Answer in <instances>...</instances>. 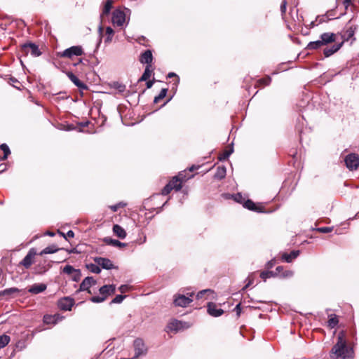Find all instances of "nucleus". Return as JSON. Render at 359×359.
Listing matches in <instances>:
<instances>
[{
    "label": "nucleus",
    "instance_id": "1",
    "mask_svg": "<svg viewBox=\"0 0 359 359\" xmlns=\"http://www.w3.org/2000/svg\"><path fill=\"white\" fill-rule=\"evenodd\" d=\"M353 354V351L346 347V332L341 331L338 334L337 344L332 348L331 357L337 359H352Z\"/></svg>",
    "mask_w": 359,
    "mask_h": 359
},
{
    "label": "nucleus",
    "instance_id": "2",
    "mask_svg": "<svg viewBox=\"0 0 359 359\" xmlns=\"http://www.w3.org/2000/svg\"><path fill=\"white\" fill-rule=\"evenodd\" d=\"M114 285H105L100 288V294L101 296H95L91 297L90 301L94 303H100L104 302L107 298L114 293Z\"/></svg>",
    "mask_w": 359,
    "mask_h": 359
},
{
    "label": "nucleus",
    "instance_id": "3",
    "mask_svg": "<svg viewBox=\"0 0 359 359\" xmlns=\"http://www.w3.org/2000/svg\"><path fill=\"white\" fill-rule=\"evenodd\" d=\"M83 50L80 46H74L59 53L58 55L61 57L72 58L74 56H81L83 54Z\"/></svg>",
    "mask_w": 359,
    "mask_h": 359
},
{
    "label": "nucleus",
    "instance_id": "4",
    "mask_svg": "<svg viewBox=\"0 0 359 359\" xmlns=\"http://www.w3.org/2000/svg\"><path fill=\"white\" fill-rule=\"evenodd\" d=\"M194 293H190L189 297L183 294H175L174 296L173 304L175 306L186 307L192 302Z\"/></svg>",
    "mask_w": 359,
    "mask_h": 359
},
{
    "label": "nucleus",
    "instance_id": "5",
    "mask_svg": "<svg viewBox=\"0 0 359 359\" xmlns=\"http://www.w3.org/2000/svg\"><path fill=\"white\" fill-rule=\"evenodd\" d=\"M21 50L24 54L27 55L29 53L34 57H38L41 55L39 46L34 43L28 42L21 46Z\"/></svg>",
    "mask_w": 359,
    "mask_h": 359
},
{
    "label": "nucleus",
    "instance_id": "6",
    "mask_svg": "<svg viewBox=\"0 0 359 359\" xmlns=\"http://www.w3.org/2000/svg\"><path fill=\"white\" fill-rule=\"evenodd\" d=\"M37 255L35 248H31L24 259L19 263V265L24 266L26 269L30 268L34 262L35 256Z\"/></svg>",
    "mask_w": 359,
    "mask_h": 359
},
{
    "label": "nucleus",
    "instance_id": "7",
    "mask_svg": "<svg viewBox=\"0 0 359 359\" xmlns=\"http://www.w3.org/2000/svg\"><path fill=\"white\" fill-rule=\"evenodd\" d=\"M122 123L126 126H133L136 123L140 122L142 118H139L137 114H121Z\"/></svg>",
    "mask_w": 359,
    "mask_h": 359
},
{
    "label": "nucleus",
    "instance_id": "8",
    "mask_svg": "<svg viewBox=\"0 0 359 359\" xmlns=\"http://www.w3.org/2000/svg\"><path fill=\"white\" fill-rule=\"evenodd\" d=\"M346 167L351 170H356L359 166V156L355 154L347 155L344 159Z\"/></svg>",
    "mask_w": 359,
    "mask_h": 359
},
{
    "label": "nucleus",
    "instance_id": "9",
    "mask_svg": "<svg viewBox=\"0 0 359 359\" xmlns=\"http://www.w3.org/2000/svg\"><path fill=\"white\" fill-rule=\"evenodd\" d=\"M189 327H190V325L188 323L181 321V320H172L167 325V328L170 331H175V332L183 330L189 328Z\"/></svg>",
    "mask_w": 359,
    "mask_h": 359
},
{
    "label": "nucleus",
    "instance_id": "10",
    "mask_svg": "<svg viewBox=\"0 0 359 359\" xmlns=\"http://www.w3.org/2000/svg\"><path fill=\"white\" fill-rule=\"evenodd\" d=\"M133 345L135 349V358L147 353V348L142 339H136L134 341Z\"/></svg>",
    "mask_w": 359,
    "mask_h": 359
},
{
    "label": "nucleus",
    "instance_id": "11",
    "mask_svg": "<svg viewBox=\"0 0 359 359\" xmlns=\"http://www.w3.org/2000/svg\"><path fill=\"white\" fill-rule=\"evenodd\" d=\"M111 21L114 25L121 27L126 21V15L123 11L116 9L112 13Z\"/></svg>",
    "mask_w": 359,
    "mask_h": 359
},
{
    "label": "nucleus",
    "instance_id": "12",
    "mask_svg": "<svg viewBox=\"0 0 359 359\" xmlns=\"http://www.w3.org/2000/svg\"><path fill=\"white\" fill-rule=\"evenodd\" d=\"M186 180H187L184 175L182 173H180L177 176L172 177L168 184H172V189L176 191H178L181 189L182 183Z\"/></svg>",
    "mask_w": 359,
    "mask_h": 359
},
{
    "label": "nucleus",
    "instance_id": "13",
    "mask_svg": "<svg viewBox=\"0 0 359 359\" xmlns=\"http://www.w3.org/2000/svg\"><path fill=\"white\" fill-rule=\"evenodd\" d=\"M94 261L97 265L102 266L104 269H111L114 268L112 262L107 258L100 257H95L94 258Z\"/></svg>",
    "mask_w": 359,
    "mask_h": 359
},
{
    "label": "nucleus",
    "instance_id": "14",
    "mask_svg": "<svg viewBox=\"0 0 359 359\" xmlns=\"http://www.w3.org/2000/svg\"><path fill=\"white\" fill-rule=\"evenodd\" d=\"M208 313L213 317H219L224 313V311L217 308L216 304L210 302L208 304Z\"/></svg>",
    "mask_w": 359,
    "mask_h": 359
},
{
    "label": "nucleus",
    "instance_id": "15",
    "mask_svg": "<svg viewBox=\"0 0 359 359\" xmlns=\"http://www.w3.org/2000/svg\"><path fill=\"white\" fill-rule=\"evenodd\" d=\"M337 36L335 34L332 32H325L320 36V39L323 44L326 46L336 41Z\"/></svg>",
    "mask_w": 359,
    "mask_h": 359
},
{
    "label": "nucleus",
    "instance_id": "16",
    "mask_svg": "<svg viewBox=\"0 0 359 359\" xmlns=\"http://www.w3.org/2000/svg\"><path fill=\"white\" fill-rule=\"evenodd\" d=\"M67 76L70 79V81L80 90H86L88 88L87 86L81 81H80L79 78L72 72H68L67 73Z\"/></svg>",
    "mask_w": 359,
    "mask_h": 359
},
{
    "label": "nucleus",
    "instance_id": "17",
    "mask_svg": "<svg viewBox=\"0 0 359 359\" xmlns=\"http://www.w3.org/2000/svg\"><path fill=\"white\" fill-rule=\"evenodd\" d=\"M74 305V300L71 298L65 297L58 302V306L64 311H69Z\"/></svg>",
    "mask_w": 359,
    "mask_h": 359
},
{
    "label": "nucleus",
    "instance_id": "18",
    "mask_svg": "<svg viewBox=\"0 0 359 359\" xmlns=\"http://www.w3.org/2000/svg\"><path fill=\"white\" fill-rule=\"evenodd\" d=\"M153 55L150 50H147L140 55V62L142 64H147V65H151Z\"/></svg>",
    "mask_w": 359,
    "mask_h": 359
},
{
    "label": "nucleus",
    "instance_id": "19",
    "mask_svg": "<svg viewBox=\"0 0 359 359\" xmlns=\"http://www.w3.org/2000/svg\"><path fill=\"white\" fill-rule=\"evenodd\" d=\"M96 281L92 277H86L80 285V290L81 291H88L90 293L89 288L95 285Z\"/></svg>",
    "mask_w": 359,
    "mask_h": 359
},
{
    "label": "nucleus",
    "instance_id": "20",
    "mask_svg": "<svg viewBox=\"0 0 359 359\" xmlns=\"http://www.w3.org/2000/svg\"><path fill=\"white\" fill-rule=\"evenodd\" d=\"M107 86L109 87L110 89L115 90L119 94H122L126 90V85L118 81H113L109 83Z\"/></svg>",
    "mask_w": 359,
    "mask_h": 359
},
{
    "label": "nucleus",
    "instance_id": "21",
    "mask_svg": "<svg viewBox=\"0 0 359 359\" xmlns=\"http://www.w3.org/2000/svg\"><path fill=\"white\" fill-rule=\"evenodd\" d=\"M243 207L252 211L262 212L263 207L255 203L252 201L248 199L244 202Z\"/></svg>",
    "mask_w": 359,
    "mask_h": 359
},
{
    "label": "nucleus",
    "instance_id": "22",
    "mask_svg": "<svg viewBox=\"0 0 359 359\" xmlns=\"http://www.w3.org/2000/svg\"><path fill=\"white\" fill-rule=\"evenodd\" d=\"M343 42L333 44L331 48H325L323 50L325 57H327L337 52L342 46Z\"/></svg>",
    "mask_w": 359,
    "mask_h": 359
},
{
    "label": "nucleus",
    "instance_id": "23",
    "mask_svg": "<svg viewBox=\"0 0 359 359\" xmlns=\"http://www.w3.org/2000/svg\"><path fill=\"white\" fill-rule=\"evenodd\" d=\"M62 317L59 314L55 315H45L43 316V323L46 324H56L58 321L61 320Z\"/></svg>",
    "mask_w": 359,
    "mask_h": 359
},
{
    "label": "nucleus",
    "instance_id": "24",
    "mask_svg": "<svg viewBox=\"0 0 359 359\" xmlns=\"http://www.w3.org/2000/svg\"><path fill=\"white\" fill-rule=\"evenodd\" d=\"M46 289V285L45 284H34L28 289V291L32 294H39L43 292Z\"/></svg>",
    "mask_w": 359,
    "mask_h": 359
},
{
    "label": "nucleus",
    "instance_id": "25",
    "mask_svg": "<svg viewBox=\"0 0 359 359\" xmlns=\"http://www.w3.org/2000/svg\"><path fill=\"white\" fill-rule=\"evenodd\" d=\"M299 255V250H293L290 254L283 253L281 257H282L283 260H284L285 262H286L287 263H290V262H292V260H294L295 258H297Z\"/></svg>",
    "mask_w": 359,
    "mask_h": 359
},
{
    "label": "nucleus",
    "instance_id": "26",
    "mask_svg": "<svg viewBox=\"0 0 359 359\" xmlns=\"http://www.w3.org/2000/svg\"><path fill=\"white\" fill-rule=\"evenodd\" d=\"M113 232L117 237L121 239L125 238L127 235L125 229L118 224L114 225Z\"/></svg>",
    "mask_w": 359,
    "mask_h": 359
},
{
    "label": "nucleus",
    "instance_id": "27",
    "mask_svg": "<svg viewBox=\"0 0 359 359\" xmlns=\"http://www.w3.org/2000/svg\"><path fill=\"white\" fill-rule=\"evenodd\" d=\"M152 72H153V69L151 68V65H147L143 74L139 79V81H147L150 78Z\"/></svg>",
    "mask_w": 359,
    "mask_h": 359
},
{
    "label": "nucleus",
    "instance_id": "28",
    "mask_svg": "<svg viewBox=\"0 0 359 359\" xmlns=\"http://www.w3.org/2000/svg\"><path fill=\"white\" fill-rule=\"evenodd\" d=\"M59 250H60V248H57L56 245H50V246H48L46 248H44L42 251H41L39 253V255H46V254H53V253L57 252Z\"/></svg>",
    "mask_w": 359,
    "mask_h": 359
},
{
    "label": "nucleus",
    "instance_id": "29",
    "mask_svg": "<svg viewBox=\"0 0 359 359\" xmlns=\"http://www.w3.org/2000/svg\"><path fill=\"white\" fill-rule=\"evenodd\" d=\"M226 176V168L224 166H219L215 174V177L218 180H222Z\"/></svg>",
    "mask_w": 359,
    "mask_h": 359
},
{
    "label": "nucleus",
    "instance_id": "30",
    "mask_svg": "<svg viewBox=\"0 0 359 359\" xmlns=\"http://www.w3.org/2000/svg\"><path fill=\"white\" fill-rule=\"evenodd\" d=\"M321 46H323V44L320 40V39L319 40H317L316 41H311L310 42L308 45H307V47L306 48L309 49V50H315V49H318L320 48Z\"/></svg>",
    "mask_w": 359,
    "mask_h": 359
},
{
    "label": "nucleus",
    "instance_id": "31",
    "mask_svg": "<svg viewBox=\"0 0 359 359\" xmlns=\"http://www.w3.org/2000/svg\"><path fill=\"white\" fill-rule=\"evenodd\" d=\"M112 0H107L105 3V5L104 6V8H103V11H102V13L101 14V16H104V15H107L111 9V7H112Z\"/></svg>",
    "mask_w": 359,
    "mask_h": 359
},
{
    "label": "nucleus",
    "instance_id": "32",
    "mask_svg": "<svg viewBox=\"0 0 359 359\" xmlns=\"http://www.w3.org/2000/svg\"><path fill=\"white\" fill-rule=\"evenodd\" d=\"M105 241H106L107 243L110 244V245H111L113 246H115V247L121 248V247H125L126 245V243H121L119 241L115 240V239L106 238Z\"/></svg>",
    "mask_w": 359,
    "mask_h": 359
},
{
    "label": "nucleus",
    "instance_id": "33",
    "mask_svg": "<svg viewBox=\"0 0 359 359\" xmlns=\"http://www.w3.org/2000/svg\"><path fill=\"white\" fill-rule=\"evenodd\" d=\"M49 266H46L45 264H39L36 266L34 267L35 273L36 274H42L48 271Z\"/></svg>",
    "mask_w": 359,
    "mask_h": 359
},
{
    "label": "nucleus",
    "instance_id": "34",
    "mask_svg": "<svg viewBox=\"0 0 359 359\" xmlns=\"http://www.w3.org/2000/svg\"><path fill=\"white\" fill-rule=\"evenodd\" d=\"M339 323L337 316L336 315H330L328 320V326L331 328L334 327Z\"/></svg>",
    "mask_w": 359,
    "mask_h": 359
},
{
    "label": "nucleus",
    "instance_id": "35",
    "mask_svg": "<svg viewBox=\"0 0 359 359\" xmlns=\"http://www.w3.org/2000/svg\"><path fill=\"white\" fill-rule=\"evenodd\" d=\"M277 273L271 271H262L260 273V277L265 281L267 278L275 277Z\"/></svg>",
    "mask_w": 359,
    "mask_h": 359
},
{
    "label": "nucleus",
    "instance_id": "36",
    "mask_svg": "<svg viewBox=\"0 0 359 359\" xmlns=\"http://www.w3.org/2000/svg\"><path fill=\"white\" fill-rule=\"evenodd\" d=\"M10 337L6 334L0 336V348H4L10 341Z\"/></svg>",
    "mask_w": 359,
    "mask_h": 359
},
{
    "label": "nucleus",
    "instance_id": "37",
    "mask_svg": "<svg viewBox=\"0 0 359 359\" xmlns=\"http://www.w3.org/2000/svg\"><path fill=\"white\" fill-rule=\"evenodd\" d=\"M0 148L4 151V156L1 158V160H6L8 155L11 154L9 147L6 144H1Z\"/></svg>",
    "mask_w": 359,
    "mask_h": 359
},
{
    "label": "nucleus",
    "instance_id": "38",
    "mask_svg": "<svg viewBox=\"0 0 359 359\" xmlns=\"http://www.w3.org/2000/svg\"><path fill=\"white\" fill-rule=\"evenodd\" d=\"M88 269L91 271L92 273H100L101 271V269L100 268V266L95 264H89L87 265Z\"/></svg>",
    "mask_w": 359,
    "mask_h": 359
},
{
    "label": "nucleus",
    "instance_id": "39",
    "mask_svg": "<svg viewBox=\"0 0 359 359\" xmlns=\"http://www.w3.org/2000/svg\"><path fill=\"white\" fill-rule=\"evenodd\" d=\"M114 33V30L110 27H107L106 28L107 37L105 39V43H109L111 41Z\"/></svg>",
    "mask_w": 359,
    "mask_h": 359
},
{
    "label": "nucleus",
    "instance_id": "40",
    "mask_svg": "<svg viewBox=\"0 0 359 359\" xmlns=\"http://www.w3.org/2000/svg\"><path fill=\"white\" fill-rule=\"evenodd\" d=\"M168 89L167 88H163L158 96L154 97V103L158 102L161 100H163L167 94Z\"/></svg>",
    "mask_w": 359,
    "mask_h": 359
},
{
    "label": "nucleus",
    "instance_id": "41",
    "mask_svg": "<svg viewBox=\"0 0 359 359\" xmlns=\"http://www.w3.org/2000/svg\"><path fill=\"white\" fill-rule=\"evenodd\" d=\"M76 271V269H75L73 266L70 265L65 266L62 270L63 273L68 275H72V273H74Z\"/></svg>",
    "mask_w": 359,
    "mask_h": 359
},
{
    "label": "nucleus",
    "instance_id": "42",
    "mask_svg": "<svg viewBox=\"0 0 359 359\" xmlns=\"http://www.w3.org/2000/svg\"><path fill=\"white\" fill-rule=\"evenodd\" d=\"M19 292V290L16 287H11V288H8V289H6L4 290V291H2L1 293H0V295H6V294H13V293H15V292Z\"/></svg>",
    "mask_w": 359,
    "mask_h": 359
},
{
    "label": "nucleus",
    "instance_id": "43",
    "mask_svg": "<svg viewBox=\"0 0 359 359\" xmlns=\"http://www.w3.org/2000/svg\"><path fill=\"white\" fill-rule=\"evenodd\" d=\"M334 10H331V11L327 12L325 15L322 16V19H320V22L325 21V20H323V18L325 17H326L327 18V20L335 19L336 18H334Z\"/></svg>",
    "mask_w": 359,
    "mask_h": 359
},
{
    "label": "nucleus",
    "instance_id": "44",
    "mask_svg": "<svg viewBox=\"0 0 359 359\" xmlns=\"http://www.w3.org/2000/svg\"><path fill=\"white\" fill-rule=\"evenodd\" d=\"M125 206H126V203H124L123 202H120L116 205L109 206V208L113 212H116L119 208H123Z\"/></svg>",
    "mask_w": 359,
    "mask_h": 359
},
{
    "label": "nucleus",
    "instance_id": "45",
    "mask_svg": "<svg viewBox=\"0 0 359 359\" xmlns=\"http://www.w3.org/2000/svg\"><path fill=\"white\" fill-rule=\"evenodd\" d=\"M172 184H168L165 186V187L162 189L161 194L162 195H168L170 192L173 190L171 187Z\"/></svg>",
    "mask_w": 359,
    "mask_h": 359
},
{
    "label": "nucleus",
    "instance_id": "46",
    "mask_svg": "<svg viewBox=\"0 0 359 359\" xmlns=\"http://www.w3.org/2000/svg\"><path fill=\"white\" fill-rule=\"evenodd\" d=\"M126 296L118 294L116 295V297L111 301V303L113 304H120L123 302V300L125 299Z\"/></svg>",
    "mask_w": 359,
    "mask_h": 359
},
{
    "label": "nucleus",
    "instance_id": "47",
    "mask_svg": "<svg viewBox=\"0 0 359 359\" xmlns=\"http://www.w3.org/2000/svg\"><path fill=\"white\" fill-rule=\"evenodd\" d=\"M332 230H333V227H330V226L320 227V228H318L316 229L317 231L320 232V233H330Z\"/></svg>",
    "mask_w": 359,
    "mask_h": 359
},
{
    "label": "nucleus",
    "instance_id": "48",
    "mask_svg": "<svg viewBox=\"0 0 359 359\" xmlns=\"http://www.w3.org/2000/svg\"><path fill=\"white\" fill-rule=\"evenodd\" d=\"M233 199L234 201H236V202L239 203H243L244 204V202L245 201V198L243 197V196L241 194H236L233 196Z\"/></svg>",
    "mask_w": 359,
    "mask_h": 359
},
{
    "label": "nucleus",
    "instance_id": "49",
    "mask_svg": "<svg viewBox=\"0 0 359 359\" xmlns=\"http://www.w3.org/2000/svg\"><path fill=\"white\" fill-rule=\"evenodd\" d=\"M206 293L213 294L214 292H213V291H212V290H209V289H208V290H201V291H200V292L197 294V295H196L197 299L202 298V297H203V294H206Z\"/></svg>",
    "mask_w": 359,
    "mask_h": 359
},
{
    "label": "nucleus",
    "instance_id": "50",
    "mask_svg": "<svg viewBox=\"0 0 359 359\" xmlns=\"http://www.w3.org/2000/svg\"><path fill=\"white\" fill-rule=\"evenodd\" d=\"M71 276L72 280L77 282L81 278V272L79 270H77L74 273H72Z\"/></svg>",
    "mask_w": 359,
    "mask_h": 359
},
{
    "label": "nucleus",
    "instance_id": "51",
    "mask_svg": "<svg viewBox=\"0 0 359 359\" xmlns=\"http://www.w3.org/2000/svg\"><path fill=\"white\" fill-rule=\"evenodd\" d=\"M58 233L62 236H63L65 239H67V237H69V238H73L74 236V233L72 231V230H69L67 234H65L64 233L61 232V231H58Z\"/></svg>",
    "mask_w": 359,
    "mask_h": 359
},
{
    "label": "nucleus",
    "instance_id": "52",
    "mask_svg": "<svg viewBox=\"0 0 359 359\" xmlns=\"http://www.w3.org/2000/svg\"><path fill=\"white\" fill-rule=\"evenodd\" d=\"M231 151H225L221 156H219V158L220 161H224L226 159L229 155L231 154Z\"/></svg>",
    "mask_w": 359,
    "mask_h": 359
},
{
    "label": "nucleus",
    "instance_id": "53",
    "mask_svg": "<svg viewBox=\"0 0 359 359\" xmlns=\"http://www.w3.org/2000/svg\"><path fill=\"white\" fill-rule=\"evenodd\" d=\"M287 1L284 0L280 5V12L282 15H284L286 12Z\"/></svg>",
    "mask_w": 359,
    "mask_h": 359
},
{
    "label": "nucleus",
    "instance_id": "54",
    "mask_svg": "<svg viewBox=\"0 0 359 359\" xmlns=\"http://www.w3.org/2000/svg\"><path fill=\"white\" fill-rule=\"evenodd\" d=\"M293 276V272L290 270H287L283 272L281 276L283 278H290Z\"/></svg>",
    "mask_w": 359,
    "mask_h": 359
},
{
    "label": "nucleus",
    "instance_id": "55",
    "mask_svg": "<svg viewBox=\"0 0 359 359\" xmlns=\"http://www.w3.org/2000/svg\"><path fill=\"white\" fill-rule=\"evenodd\" d=\"M130 287L127 285H122L119 287V290L121 293H125L129 290Z\"/></svg>",
    "mask_w": 359,
    "mask_h": 359
},
{
    "label": "nucleus",
    "instance_id": "56",
    "mask_svg": "<svg viewBox=\"0 0 359 359\" xmlns=\"http://www.w3.org/2000/svg\"><path fill=\"white\" fill-rule=\"evenodd\" d=\"M234 311L236 312L237 317H239L241 312V304L236 306Z\"/></svg>",
    "mask_w": 359,
    "mask_h": 359
},
{
    "label": "nucleus",
    "instance_id": "57",
    "mask_svg": "<svg viewBox=\"0 0 359 359\" xmlns=\"http://www.w3.org/2000/svg\"><path fill=\"white\" fill-rule=\"evenodd\" d=\"M271 79L270 77H266L261 80V82L263 83L265 86L269 85L271 83Z\"/></svg>",
    "mask_w": 359,
    "mask_h": 359
},
{
    "label": "nucleus",
    "instance_id": "58",
    "mask_svg": "<svg viewBox=\"0 0 359 359\" xmlns=\"http://www.w3.org/2000/svg\"><path fill=\"white\" fill-rule=\"evenodd\" d=\"M351 2V0H343V4L344 5L346 9L349 6Z\"/></svg>",
    "mask_w": 359,
    "mask_h": 359
},
{
    "label": "nucleus",
    "instance_id": "59",
    "mask_svg": "<svg viewBox=\"0 0 359 359\" xmlns=\"http://www.w3.org/2000/svg\"><path fill=\"white\" fill-rule=\"evenodd\" d=\"M283 270V266H278L276 269V272L277 274L278 273H280V272H282Z\"/></svg>",
    "mask_w": 359,
    "mask_h": 359
},
{
    "label": "nucleus",
    "instance_id": "60",
    "mask_svg": "<svg viewBox=\"0 0 359 359\" xmlns=\"http://www.w3.org/2000/svg\"><path fill=\"white\" fill-rule=\"evenodd\" d=\"M153 84H154V81H147V88H151Z\"/></svg>",
    "mask_w": 359,
    "mask_h": 359
},
{
    "label": "nucleus",
    "instance_id": "61",
    "mask_svg": "<svg viewBox=\"0 0 359 359\" xmlns=\"http://www.w3.org/2000/svg\"><path fill=\"white\" fill-rule=\"evenodd\" d=\"M173 76H176V77H177V76L175 73H173V72H170V73L168 74V78H171V77H173Z\"/></svg>",
    "mask_w": 359,
    "mask_h": 359
},
{
    "label": "nucleus",
    "instance_id": "62",
    "mask_svg": "<svg viewBox=\"0 0 359 359\" xmlns=\"http://www.w3.org/2000/svg\"><path fill=\"white\" fill-rule=\"evenodd\" d=\"M82 62V59H79L78 62H76V63H74V66H76L78 65L79 64L81 63Z\"/></svg>",
    "mask_w": 359,
    "mask_h": 359
},
{
    "label": "nucleus",
    "instance_id": "63",
    "mask_svg": "<svg viewBox=\"0 0 359 359\" xmlns=\"http://www.w3.org/2000/svg\"><path fill=\"white\" fill-rule=\"evenodd\" d=\"M88 122H85L83 123H81V126H88Z\"/></svg>",
    "mask_w": 359,
    "mask_h": 359
},
{
    "label": "nucleus",
    "instance_id": "64",
    "mask_svg": "<svg viewBox=\"0 0 359 359\" xmlns=\"http://www.w3.org/2000/svg\"><path fill=\"white\" fill-rule=\"evenodd\" d=\"M48 234L50 236H54V233H51V232H48Z\"/></svg>",
    "mask_w": 359,
    "mask_h": 359
}]
</instances>
